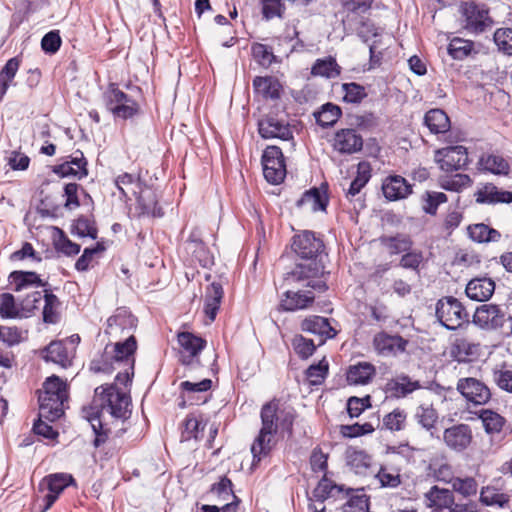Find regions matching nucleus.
<instances>
[{"mask_svg": "<svg viewBox=\"0 0 512 512\" xmlns=\"http://www.w3.org/2000/svg\"><path fill=\"white\" fill-rule=\"evenodd\" d=\"M260 417L262 427L251 446L253 466L269 455L273 447V437L279 431L292 435L295 413L293 409L280 408L279 402L272 400L262 406Z\"/></svg>", "mask_w": 512, "mask_h": 512, "instance_id": "nucleus-1", "label": "nucleus"}, {"mask_svg": "<svg viewBox=\"0 0 512 512\" xmlns=\"http://www.w3.org/2000/svg\"><path fill=\"white\" fill-rule=\"evenodd\" d=\"M325 275V266L322 259H300L295 267L287 272L284 281L291 285L301 283L317 292H325L328 289L326 281L322 279Z\"/></svg>", "mask_w": 512, "mask_h": 512, "instance_id": "nucleus-2", "label": "nucleus"}, {"mask_svg": "<svg viewBox=\"0 0 512 512\" xmlns=\"http://www.w3.org/2000/svg\"><path fill=\"white\" fill-rule=\"evenodd\" d=\"M458 12L461 27L469 34L480 35L494 25L490 9L484 3L475 0L461 1Z\"/></svg>", "mask_w": 512, "mask_h": 512, "instance_id": "nucleus-3", "label": "nucleus"}, {"mask_svg": "<svg viewBox=\"0 0 512 512\" xmlns=\"http://www.w3.org/2000/svg\"><path fill=\"white\" fill-rule=\"evenodd\" d=\"M102 410L106 409L115 419L125 420L130 417V396L119 390L116 384L101 385L95 389Z\"/></svg>", "mask_w": 512, "mask_h": 512, "instance_id": "nucleus-4", "label": "nucleus"}, {"mask_svg": "<svg viewBox=\"0 0 512 512\" xmlns=\"http://www.w3.org/2000/svg\"><path fill=\"white\" fill-rule=\"evenodd\" d=\"M106 109L114 117L130 119L139 114L140 106L131 96L120 90L115 83H110L103 94Z\"/></svg>", "mask_w": 512, "mask_h": 512, "instance_id": "nucleus-5", "label": "nucleus"}, {"mask_svg": "<svg viewBox=\"0 0 512 512\" xmlns=\"http://www.w3.org/2000/svg\"><path fill=\"white\" fill-rule=\"evenodd\" d=\"M436 317L447 330H456L469 321V315L462 303L453 296H446L437 301Z\"/></svg>", "mask_w": 512, "mask_h": 512, "instance_id": "nucleus-6", "label": "nucleus"}, {"mask_svg": "<svg viewBox=\"0 0 512 512\" xmlns=\"http://www.w3.org/2000/svg\"><path fill=\"white\" fill-rule=\"evenodd\" d=\"M291 249L299 259H322L325 245L316 233L304 230L293 236Z\"/></svg>", "mask_w": 512, "mask_h": 512, "instance_id": "nucleus-7", "label": "nucleus"}, {"mask_svg": "<svg viewBox=\"0 0 512 512\" xmlns=\"http://www.w3.org/2000/svg\"><path fill=\"white\" fill-rule=\"evenodd\" d=\"M263 175L267 182L278 185L286 176V164L282 150L277 146H268L262 155Z\"/></svg>", "mask_w": 512, "mask_h": 512, "instance_id": "nucleus-8", "label": "nucleus"}, {"mask_svg": "<svg viewBox=\"0 0 512 512\" xmlns=\"http://www.w3.org/2000/svg\"><path fill=\"white\" fill-rule=\"evenodd\" d=\"M436 161L447 173L465 169L469 164L467 148L461 145L442 148L436 152Z\"/></svg>", "mask_w": 512, "mask_h": 512, "instance_id": "nucleus-9", "label": "nucleus"}, {"mask_svg": "<svg viewBox=\"0 0 512 512\" xmlns=\"http://www.w3.org/2000/svg\"><path fill=\"white\" fill-rule=\"evenodd\" d=\"M74 482L75 480L72 475L67 473H55L44 477L39 483V490L47 489L49 492L43 498L45 504L42 512L50 509L65 488L74 484Z\"/></svg>", "mask_w": 512, "mask_h": 512, "instance_id": "nucleus-10", "label": "nucleus"}, {"mask_svg": "<svg viewBox=\"0 0 512 512\" xmlns=\"http://www.w3.org/2000/svg\"><path fill=\"white\" fill-rule=\"evenodd\" d=\"M177 339L181 347L180 362L185 366L199 365L197 356L206 347V340L187 331L178 333Z\"/></svg>", "mask_w": 512, "mask_h": 512, "instance_id": "nucleus-11", "label": "nucleus"}, {"mask_svg": "<svg viewBox=\"0 0 512 512\" xmlns=\"http://www.w3.org/2000/svg\"><path fill=\"white\" fill-rule=\"evenodd\" d=\"M409 341L398 334H389L385 331L374 335L372 345L375 352L382 357H396L404 353Z\"/></svg>", "mask_w": 512, "mask_h": 512, "instance_id": "nucleus-12", "label": "nucleus"}, {"mask_svg": "<svg viewBox=\"0 0 512 512\" xmlns=\"http://www.w3.org/2000/svg\"><path fill=\"white\" fill-rule=\"evenodd\" d=\"M458 392L473 405H484L491 399L488 386L473 377L460 378L456 386Z\"/></svg>", "mask_w": 512, "mask_h": 512, "instance_id": "nucleus-13", "label": "nucleus"}, {"mask_svg": "<svg viewBox=\"0 0 512 512\" xmlns=\"http://www.w3.org/2000/svg\"><path fill=\"white\" fill-rule=\"evenodd\" d=\"M371 178V165L362 161L357 165V174L350 182L349 188L345 190V197L354 204L355 210H361L365 207L361 190L366 186Z\"/></svg>", "mask_w": 512, "mask_h": 512, "instance_id": "nucleus-14", "label": "nucleus"}, {"mask_svg": "<svg viewBox=\"0 0 512 512\" xmlns=\"http://www.w3.org/2000/svg\"><path fill=\"white\" fill-rule=\"evenodd\" d=\"M504 310L495 304H483L479 306L474 315L473 322L483 329H498L505 323Z\"/></svg>", "mask_w": 512, "mask_h": 512, "instance_id": "nucleus-15", "label": "nucleus"}, {"mask_svg": "<svg viewBox=\"0 0 512 512\" xmlns=\"http://www.w3.org/2000/svg\"><path fill=\"white\" fill-rule=\"evenodd\" d=\"M88 162L80 150L67 157L62 164L55 165L53 172L60 177H75L79 180L88 175Z\"/></svg>", "mask_w": 512, "mask_h": 512, "instance_id": "nucleus-16", "label": "nucleus"}, {"mask_svg": "<svg viewBox=\"0 0 512 512\" xmlns=\"http://www.w3.org/2000/svg\"><path fill=\"white\" fill-rule=\"evenodd\" d=\"M332 146L340 154L351 155L362 150L363 138L355 129H340L334 135Z\"/></svg>", "mask_w": 512, "mask_h": 512, "instance_id": "nucleus-17", "label": "nucleus"}, {"mask_svg": "<svg viewBox=\"0 0 512 512\" xmlns=\"http://www.w3.org/2000/svg\"><path fill=\"white\" fill-rule=\"evenodd\" d=\"M443 440L450 449L461 452L465 450L472 441L471 428L467 424L454 425L445 429Z\"/></svg>", "mask_w": 512, "mask_h": 512, "instance_id": "nucleus-18", "label": "nucleus"}, {"mask_svg": "<svg viewBox=\"0 0 512 512\" xmlns=\"http://www.w3.org/2000/svg\"><path fill=\"white\" fill-rule=\"evenodd\" d=\"M109 345L117 367L135 365L137 341L133 334L128 335L123 341Z\"/></svg>", "mask_w": 512, "mask_h": 512, "instance_id": "nucleus-19", "label": "nucleus"}, {"mask_svg": "<svg viewBox=\"0 0 512 512\" xmlns=\"http://www.w3.org/2000/svg\"><path fill=\"white\" fill-rule=\"evenodd\" d=\"M382 191L387 200L397 201L412 194V185L400 175H390L383 180Z\"/></svg>", "mask_w": 512, "mask_h": 512, "instance_id": "nucleus-20", "label": "nucleus"}, {"mask_svg": "<svg viewBox=\"0 0 512 512\" xmlns=\"http://www.w3.org/2000/svg\"><path fill=\"white\" fill-rule=\"evenodd\" d=\"M67 400L62 396L46 395L40 392L39 394V416L47 419L48 421H55L64 414L63 404Z\"/></svg>", "mask_w": 512, "mask_h": 512, "instance_id": "nucleus-21", "label": "nucleus"}, {"mask_svg": "<svg viewBox=\"0 0 512 512\" xmlns=\"http://www.w3.org/2000/svg\"><path fill=\"white\" fill-rule=\"evenodd\" d=\"M258 132L264 139L279 138L281 140H289L292 138L289 125L274 117L261 119L258 122Z\"/></svg>", "mask_w": 512, "mask_h": 512, "instance_id": "nucleus-22", "label": "nucleus"}, {"mask_svg": "<svg viewBox=\"0 0 512 512\" xmlns=\"http://www.w3.org/2000/svg\"><path fill=\"white\" fill-rule=\"evenodd\" d=\"M137 322V318L129 311L126 309H118L117 312L108 319L106 332L112 336L125 332L130 335V333L136 329Z\"/></svg>", "mask_w": 512, "mask_h": 512, "instance_id": "nucleus-23", "label": "nucleus"}, {"mask_svg": "<svg viewBox=\"0 0 512 512\" xmlns=\"http://www.w3.org/2000/svg\"><path fill=\"white\" fill-rule=\"evenodd\" d=\"M82 417L89 422L95 434L93 445L97 448L106 443L110 429L103 423L101 411L95 407L83 408Z\"/></svg>", "mask_w": 512, "mask_h": 512, "instance_id": "nucleus-24", "label": "nucleus"}, {"mask_svg": "<svg viewBox=\"0 0 512 512\" xmlns=\"http://www.w3.org/2000/svg\"><path fill=\"white\" fill-rule=\"evenodd\" d=\"M479 355V344L466 337H457L450 347V356L459 363L470 362Z\"/></svg>", "mask_w": 512, "mask_h": 512, "instance_id": "nucleus-25", "label": "nucleus"}, {"mask_svg": "<svg viewBox=\"0 0 512 512\" xmlns=\"http://www.w3.org/2000/svg\"><path fill=\"white\" fill-rule=\"evenodd\" d=\"M301 329L304 332L320 336V344H323L326 339L334 338L337 333L327 318L316 315L304 319L301 323Z\"/></svg>", "mask_w": 512, "mask_h": 512, "instance_id": "nucleus-26", "label": "nucleus"}, {"mask_svg": "<svg viewBox=\"0 0 512 512\" xmlns=\"http://www.w3.org/2000/svg\"><path fill=\"white\" fill-rule=\"evenodd\" d=\"M476 202L481 204H509L512 202V192L499 190L493 183H486L476 193Z\"/></svg>", "mask_w": 512, "mask_h": 512, "instance_id": "nucleus-27", "label": "nucleus"}, {"mask_svg": "<svg viewBox=\"0 0 512 512\" xmlns=\"http://www.w3.org/2000/svg\"><path fill=\"white\" fill-rule=\"evenodd\" d=\"M495 283L490 278H475L468 282L465 293L472 300L487 301L494 293Z\"/></svg>", "mask_w": 512, "mask_h": 512, "instance_id": "nucleus-28", "label": "nucleus"}, {"mask_svg": "<svg viewBox=\"0 0 512 512\" xmlns=\"http://www.w3.org/2000/svg\"><path fill=\"white\" fill-rule=\"evenodd\" d=\"M479 169L494 175L507 176L510 173L509 162L501 155L484 153L478 160Z\"/></svg>", "mask_w": 512, "mask_h": 512, "instance_id": "nucleus-29", "label": "nucleus"}, {"mask_svg": "<svg viewBox=\"0 0 512 512\" xmlns=\"http://www.w3.org/2000/svg\"><path fill=\"white\" fill-rule=\"evenodd\" d=\"M315 296L311 291H286L281 299L280 308L284 311L305 309L314 302Z\"/></svg>", "mask_w": 512, "mask_h": 512, "instance_id": "nucleus-30", "label": "nucleus"}, {"mask_svg": "<svg viewBox=\"0 0 512 512\" xmlns=\"http://www.w3.org/2000/svg\"><path fill=\"white\" fill-rule=\"evenodd\" d=\"M8 281L13 286L15 292L29 287H44L47 284L40 279L36 272L22 270L12 271L8 276Z\"/></svg>", "mask_w": 512, "mask_h": 512, "instance_id": "nucleus-31", "label": "nucleus"}, {"mask_svg": "<svg viewBox=\"0 0 512 512\" xmlns=\"http://www.w3.org/2000/svg\"><path fill=\"white\" fill-rule=\"evenodd\" d=\"M135 196L142 215L152 217L163 216L162 208L158 206L156 194L152 189L148 187L141 188Z\"/></svg>", "mask_w": 512, "mask_h": 512, "instance_id": "nucleus-32", "label": "nucleus"}, {"mask_svg": "<svg viewBox=\"0 0 512 512\" xmlns=\"http://www.w3.org/2000/svg\"><path fill=\"white\" fill-rule=\"evenodd\" d=\"M297 207H307L312 212L325 211L328 205L326 192L314 187L303 193L296 202Z\"/></svg>", "mask_w": 512, "mask_h": 512, "instance_id": "nucleus-33", "label": "nucleus"}, {"mask_svg": "<svg viewBox=\"0 0 512 512\" xmlns=\"http://www.w3.org/2000/svg\"><path fill=\"white\" fill-rule=\"evenodd\" d=\"M424 125L432 134L446 133L451 127L448 115L439 108L431 109L425 113Z\"/></svg>", "mask_w": 512, "mask_h": 512, "instance_id": "nucleus-34", "label": "nucleus"}, {"mask_svg": "<svg viewBox=\"0 0 512 512\" xmlns=\"http://www.w3.org/2000/svg\"><path fill=\"white\" fill-rule=\"evenodd\" d=\"M376 374L374 365L368 362H359L349 367L347 381L353 385H366Z\"/></svg>", "mask_w": 512, "mask_h": 512, "instance_id": "nucleus-35", "label": "nucleus"}, {"mask_svg": "<svg viewBox=\"0 0 512 512\" xmlns=\"http://www.w3.org/2000/svg\"><path fill=\"white\" fill-rule=\"evenodd\" d=\"M43 358L66 368L71 365L72 355L62 341L51 342L44 350Z\"/></svg>", "mask_w": 512, "mask_h": 512, "instance_id": "nucleus-36", "label": "nucleus"}, {"mask_svg": "<svg viewBox=\"0 0 512 512\" xmlns=\"http://www.w3.org/2000/svg\"><path fill=\"white\" fill-rule=\"evenodd\" d=\"M253 87L265 99L276 100L280 98L281 85L273 77H255Z\"/></svg>", "mask_w": 512, "mask_h": 512, "instance_id": "nucleus-37", "label": "nucleus"}, {"mask_svg": "<svg viewBox=\"0 0 512 512\" xmlns=\"http://www.w3.org/2000/svg\"><path fill=\"white\" fill-rule=\"evenodd\" d=\"M467 231L470 239L477 243L498 242L501 238L499 231L484 223L469 225Z\"/></svg>", "mask_w": 512, "mask_h": 512, "instance_id": "nucleus-38", "label": "nucleus"}, {"mask_svg": "<svg viewBox=\"0 0 512 512\" xmlns=\"http://www.w3.org/2000/svg\"><path fill=\"white\" fill-rule=\"evenodd\" d=\"M341 115V108L330 102L323 104L318 111L314 112L317 124L323 128L333 126Z\"/></svg>", "mask_w": 512, "mask_h": 512, "instance_id": "nucleus-39", "label": "nucleus"}, {"mask_svg": "<svg viewBox=\"0 0 512 512\" xmlns=\"http://www.w3.org/2000/svg\"><path fill=\"white\" fill-rule=\"evenodd\" d=\"M427 506L429 508H448L453 504L454 496L448 489H441L438 486H433L426 494Z\"/></svg>", "mask_w": 512, "mask_h": 512, "instance_id": "nucleus-40", "label": "nucleus"}, {"mask_svg": "<svg viewBox=\"0 0 512 512\" xmlns=\"http://www.w3.org/2000/svg\"><path fill=\"white\" fill-rule=\"evenodd\" d=\"M20 67V60L17 57L9 59L0 71V102L13 85L14 78Z\"/></svg>", "mask_w": 512, "mask_h": 512, "instance_id": "nucleus-41", "label": "nucleus"}, {"mask_svg": "<svg viewBox=\"0 0 512 512\" xmlns=\"http://www.w3.org/2000/svg\"><path fill=\"white\" fill-rule=\"evenodd\" d=\"M380 240L381 243L388 248L390 255L406 253L410 251L413 246L410 236L404 234L385 236Z\"/></svg>", "mask_w": 512, "mask_h": 512, "instance_id": "nucleus-42", "label": "nucleus"}, {"mask_svg": "<svg viewBox=\"0 0 512 512\" xmlns=\"http://www.w3.org/2000/svg\"><path fill=\"white\" fill-rule=\"evenodd\" d=\"M110 345H106L104 351L90 362V370L94 373L110 374L116 369V363L112 356Z\"/></svg>", "mask_w": 512, "mask_h": 512, "instance_id": "nucleus-43", "label": "nucleus"}, {"mask_svg": "<svg viewBox=\"0 0 512 512\" xmlns=\"http://www.w3.org/2000/svg\"><path fill=\"white\" fill-rule=\"evenodd\" d=\"M344 492L346 496H349V499L342 507L359 512L369 511V497L364 493L363 488L352 489L345 487Z\"/></svg>", "mask_w": 512, "mask_h": 512, "instance_id": "nucleus-44", "label": "nucleus"}, {"mask_svg": "<svg viewBox=\"0 0 512 512\" xmlns=\"http://www.w3.org/2000/svg\"><path fill=\"white\" fill-rule=\"evenodd\" d=\"M115 186L123 198L130 199L129 193L137 195L138 191L142 188V183L134 175L123 173L115 179Z\"/></svg>", "mask_w": 512, "mask_h": 512, "instance_id": "nucleus-45", "label": "nucleus"}, {"mask_svg": "<svg viewBox=\"0 0 512 512\" xmlns=\"http://www.w3.org/2000/svg\"><path fill=\"white\" fill-rule=\"evenodd\" d=\"M344 490L345 485H337L326 476H323L316 488L313 490V496L317 501L324 502L328 498L334 497L336 493L344 492Z\"/></svg>", "mask_w": 512, "mask_h": 512, "instance_id": "nucleus-46", "label": "nucleus"}, {"mask_svg": "<svg viewBox=\"0 0 512 512\" xmlns=\"http://www.w3.org/2000/svg\"><path fill=\"white\" fill-rule=\"evenodd\" d=\"M510 501L509 495L499 492L495 487H483L480 492V502L485 506L505 507Z\"/></svg>", "mask_w": 512, "mask_h": 512, "instance_id": "nucleus-47", "label": "nucleus"}, {"mask_svg": "<svg viewBox=\"0 0 512 512\" xmlns=\"http://www.w3.org/2000/svg\"><path fill=\"white\" fill-rule=\"evenodd\" d=\"M419 388L417 381H411L408 376L398 377L387 384V390L395 397H405Z\"/></svg>", "mask_w": 512, "mask_h": 512, "instance_id": "nucleus-48", "label": "nucleus"}, {"mask_svg": "<svg viewBox=\"0 0 512 512\" xmlns=\"http://www.w3.org/2000/svg\"><path fill=\"white\" fill-rule=\"evenodd\" d=\"M346 461L356 473H363L370 466L371 457L362 450L349 447L346 450Z\"/></svg>", "mask_w": 512, "mask_h": 512, "instance_id": "nucleus-49", "label": "nucleus"}, {"mask_svg": "<svg viewBox=\"0 0 512 512\" xmlns=\"http://www.w3.org/2000/svg\"><path fill=\"white\" fill-rule=\"evenodd\" d=\"M312 75L333 78L340 74L339 66L335 59L329 57L317 59L311 68Z\"/></svg>", "mask_w": 512, "mask_h": 512, "instance_id": "nucleus-50", "label": "nucleus"}, {"mask_svg": "<svg viewBox=\"0 0 512 512\" xmlns=\"http://www.w3.org/2000/svg\"><path fill=\"white\" fill-rule=\"evenodd\" d=\"M473 47V41L455 37L450 41L447 51L453 59L463 60L470 55Z\"/></svg>", "mask_w": 512, "mask_h": 512, "instance_id": "nucleus-51", "label": "nucleus"}, {"mask_svg": "<svg viewBox=\"0 0 512 512\" xmlns=\"http://www.w3.org/2000/svg\"><path fill=\"white\" fill-rule=\"evenodd\" d=\"M72 233L79 237H90L91 239H96L98 230L93 219L86 216H80L72 225Z\"/></svg>", "mask_w": 512, "mask_h": 512, "instance_id": "nucleus-52", "label": "nucleus"}, {"mask_svg": "<svg viewBox=\"0 0 512 512\" xmlns=\"http://www.w3.org/2000/svg\"><path fill=\"white\" fill-rule=\"evenodd\" d=\"M472 184V180L469 175L457 173L452 176L442 177L440 180V186L447 191L459 192L464 188L469 187Z\"/></svg>", "mask_w": 512, "mask_h": 512, "instance_id": "nucleus-53", "label": "nucleus"}, {"mask_svg": "<svg viewBox=\"0 0 512 512\" xmlns=\"http://www.w3.org/2000/svg\"><path fill=\"white\" fill-rule=\"evenodd\" d=\"M479 417L483 422L485 431L489 434L500 432L505 423V419L501 415L488 409L482 410Z\"/></svg>", "mask_w": 512, "mask_h": 512, "instance_id": "nucleus-54", "label": "nucleus"}, {"mask_svg": "<svg viewBox=\"0 0 512 512\" xmlns=\"http://www.w3.org/2000/svg\"><path fill=\"white\" fill-rule=\"evenodd\" d=\"M205 424L193 415H188L184 421V430L181 434V441H189L191 439L198 440L200 433L203 432Z\"/></svg>", "mask_w": 512, "mask_h": 512, "instance_id": "nucleus-55", "label": "nucleus"}, {"mask_svg": "<svg viewBox=\"0 0 512 512\" xmlns=\"http://www.w3.org/2000/svg\"><path fill=\"white\" fill-rule=\"evenodd\" d=\"M415 417L424 429L431 430L438 420V413L431 405H420L416 410Z\"/></svg>", "mask_w": 512, "mask_h": 512, "instance_id": "nucleus-56", "label": "nucleus"}, {"mask_svg": "<svg viewBox=\"0 0 512 512\" xmlns=\"http://www.w3.org/2000/svg\"><path fill=\"white\" fill-rule=\"evenodd\" d=\"M44 308H43V321L49 324H55L58 321V313L56 308L60 305L59 299L56 295L45 290L44 295Z\"/></svg>", "mask_w": 512, "mask_h": 512, "instance_id": "nucleus-57", "label": "nucleus"}, {"mask_svg": "<svg viewBox=\"0 0 512 512\" xmlns=\"http://www.w3.org/2000/svg\"><path fill=\"white\" fill-rule=\"evenodd\" d=\"M447 195L443 192L427 191L422 196V209L425 213L435 215L440 204L447 202Z\"/></svg>", "mask_w": 512, "mask_h": 512, "instance_id": "nucleus-58", "label": "nucleus"}, {"mask_svg": "<svg viewBox=\"0 0 512 512\" xmlns=\"http://www.w3.org/2000/svg\"><path fill=\"white\" fill-rule=\"evenodd\" d=\"M342 91L343 101L347 103H360L367 96L364 86L355 82L343 83Z\"/></svg>", "mask_w": 512, "mask_h": 512, "instance_id": "nucleus-59", "label": "nucleus"}, {"mask_svg": "<svg viewBox=\"0 0 512 512\" xmlns=\"http://www.w3.org/2000/svg\"><path fill=\"white\" fill-rule=\"evenodd\" d=\"M492 380L499 389L512 394V369L506 366L493 369Z\"/></svg>", "mask_w": 512, "mask_h": 512, "instance_id": "nucleus-60", "label": "nucleus"}, {"mask_svg": "<svg viewBox=\"0 0 512 512\" xmlns=\"http://www.w3.org/2000/svg\"><path fill=\"white\" fill-rule=\"evenodd\" d=\"M452 489L464 497L476 495L478 484L473 477H456L451 481Z\"/></svg>", "mask_w": 512, "mask_h": 512, "instance_id": "nucleus-61", "label": "nucleus"}, {"mask_svg": "<svg viewBox=\"0 0 512 512\" xmlns=\"http://www.w3.org/2000/svg\"><path fill=\"white\" fill-rule=\"evenodd\" d=\"M0 316L3 319H14L20 316L15 298L11 293L0 295Z\"/></svg>", "mask_w": 512, "mask_h": 512, "instance_id": "nucleus-62", "label": "nucleus"}, {"mask_svg": "<svg viewBox=\"0 0 512 512\" xmlns=\"http://www.w3.org/2000/svg\"><path fill=\"white\" fill-rule=\"evenodd\" d=\"M292 347L301 359H308L315 352L316 346L311 339L296 335L292 340Z\"/></svg>", "mask_w": 512, "mask_h": 512, "instance_id": "nucleus-63", "label": "nucleus"}, {"mask_svg": "<svg viewBox=\"0 0 512 512\" xmlns=\"http://www.w3.org/2000/svg\"><path fill=\"white\" fill-rule=\"evenodd\" d=\"M494 42L499 50L512 55V28L497 29L494 33Z\"/></svg>", "mask_w": 512, "mask_h": 512, "instance_id": "nucleus-64", "label": "nucleus"}]
</instances>
